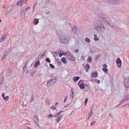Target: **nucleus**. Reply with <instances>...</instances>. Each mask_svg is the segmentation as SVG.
<instances>
[{"mask_svg":"<svg viewBox=\"0 0 129 129\" xmlns=\"http://www.w3.org/2000/svg\"><path fill=\"white\" fill-rule=\"evenodd\" d=\"M98 17L101 19L102 22L105 23L106 25L111 27H114L115 24L113 23L112 25L110 23V19L109 17L106 15L102 14H100L98 15Z\"/></svg>","mask_w":129,"mask_h":129,"instance_id":"obj_1","label":"nucleus"},{"mask_svg":"<svg viewBox=\"0 0 129 129\" xmlns=\"http://www.w3.org/2000/svg\"><path fill=\"white\" fill-rule=\"evenodd\" d=\"M59 37L60 42L64 44L68 42L71 38L70 36L64 33L60 34Z\"/></svg>","mask_w":129,"mask_h":129,"instance_id":"obj_2","label":"nucleus"},{"mask_svg":"<svg viewBox=\"0 0 129 129\" xmlns=\"http://www.w3.org/2000/svg\"><path fill=\"white\" fill-rule=\"evenodd\" d=\"M94 29L100 33H103L105 30L103 24L101 22L98 21L94 25Z\"/></svg>","mask_w":129,"mask_h":129,"instance_id":"obj_3","label":"nucleus"},{"mask_svg":"<svg viewBox=\"0 0 129 129\" xmlns=\"http://www.w3.org/2000/svg\"><path fill=\"white\" fill-rule=\"evenodd\" d=\"M56 81V79L55 77H53L47 82V85L48 86L53 85Z\"/></svg>","mask_w":129,"mask_h":129,"instance_id":"obj_4","label":"nucleus"},{"mask_svg":"<svg viewBox=\"0 0 129 129\" xmlns=\"http://www.w3.org/2000/svg\"><path fill=\"white\" fill-rule=\"evenodd\" d=\"M105 2L114 5H117L120 2V0H105Z\"/></svg>","mask_w":129,"mask_h":129,"instance_id":"obj_5","label":"nucleus"},{"mask_svg":"<svg viewBox=\"0 0 129 129\" xmlns=\"http://www.w3.org/2000/svg\"><path fill=\"white\" fill-rule=\"evenodd\" d=\"M124 84L126 87H127L129 86V76L124 78Z\"/></svg>","mask_w":129,"mask_h":129,"instance_id":"obj_6","label":"nucleus"},{"mask_svg":"<svg viewBox=\"0 0 129 129\" xmlns=\"http://www.w3.org/2000/svg\"><path fill=\"white\" fill-rule=\"evenodd\" d=\"M63 53V55H68V56L71 57V58H69V59L70 60H73L74 59V58L72 57V56L71 55L70 53L69 52H62Z\"/></svg>","mask_w":129,"mask_h":129,"instance_id":"obj_7","label":"nucleus"},{"mask_svg":"<svg viewBox=\"0 0 129 129\" xmlns=\"http://www.w3.org/2000/svg\"><path fill=\"white\" fill-rule=\"evenodd\" d=\"M116 63L117 64L118 67L120 68L121 67V61L119 57H118V58L117 59Z\"/></svg>","mask_w":129,"mask_h":129,"instance_id":"obj_8","label":"nucleus"},{"mask_svg":"<svg viewBox=\"0 0 129 129\" xmlns=\"http://www.w3.org/2000/svg\"><path fill=\"white\" fill-rule=\"evenodd\" d=\"M78 30L77 27L74 26L72 28L71 33L73 34L77 33V31Z\"/></svg>","mask_w":129,"mask_h":129,"instance_id":"obj_9","label":"nucleus"},{"mask_svg":"<svg viewBox=\"0 0 129 129\" xmlns=\"http://www.w3.org/2000/svg\"><path fill=\"white\" fill-rule=\"evenodd\" d=\"M98 76L97 72H93L92 73L91 77L92 78H96Z\"/></svg>","mask_w":129,"mask_h":129,"instance_id":"obj_10","label":"nucleus"},{"mask_svg":"<svg viewBox=\"0 0 129 129\" xmlns=\"http://www.w3.org/2000/svg\"><path fill=\"white\" fill-rule=\"evenodd\" d=\"M33 120L35 122L36 124L38 125V118L37 116H36L34 118Z\"/></svg>","mask_w":129,"mask_h":129,"instance_id":"obj_11","label":"nucleus"},{"mask_svg":"<svg viewBox=\"0 0 129 129\" xmlns=\"http://www.w3.org/2000/svg\"><path fill=\"white\" fill-rule=\"evenodd\" d=\"M20 13L21 16L22 17L24 16L25 15V12L24 10L23 9H21L20 10Z\"/></svg>","mask_w":129,"mask_h":129,"instance_id":"obj_12","label":"nucleus"},{"mask_svg":"<svg viewBox=\"0 0 129 129\" xmlns=\"http://www.w3.org/2000/svg\"><path fill=\"white\" fill-rule=\"evenodd\" d=\"M7 53L6 52H4L3 55L2 56V58H1L2 60H3L7 56Z\"/></svg>","mask_w":129,"mask_h":129,"instance_id":"obj_13","label":"nucleus"},{"mask_svg":"<svg viewBox=\"0 0 129 129\" xmlns=\"http://www.w3.org/2000/svg\"><path fill=\"white\" fill-rule=\"evenodd\" d=\"M89 89V85L85 84V85L84 90L85 91H87Z\"/></svg>","mask_w":129,"mask_h":129,"instance_id":"obj_14","label":"nucleus"},{"mask_svg":"<svg viewBox=\"0 0 129 129\" xmlns=\"http://www.w3.org/2000/svg\"><path fill=\"white\" fill-rule=\"evenodd\" d=\"M13 5H11L9 7H8V8L7 9V10L8 12H10L13 9Z\"/></svg>","mask_w":129,"mask_h":129,"instance_id":"obj_15","label":"nucleus"},{"mask_svg":"<svg viewBox=\"0 0 129 129\" xmlns=\"http://www.w3.org/2000/svg\"><path fill=\"white\" fill-rule=\"evenodd\" d=\"M38 23L39 19L37 18H35L34 20V22H33V24L34 25H37Z\"/></svg>","mask_w":129,"mask_h":129,"instance_id":"obj_16","label":"nucleus"},{"mask_svg":"<svg viewBox=\"0 0 129 129\" xmlns=\"http://www.w3.org/2000/svg\"><path fill=\"white\" fill-rule=\"evenodd\" d=\"M59 52L56 51H54L53 52L52 54L54 57H55L58 55V54L59 53Z\"/></svg>","mask_w":129,"mask_h":129,"instance_id":"obj_17","label":"nucleus"},{"mask_svg":"<svg viewBox=\"0 0 129 129\" xmlns=\"http://www.w3.org/2000/svg\"><path fill=\"white\" fill-rule=\"evenodd\" d=\"M79 79V76L74 77L73 78L74 81L75 82H76Z\"/></svg>","mask_w":129,"mask_h":129,"instance_id":"obj_18","label":"nucleus"},{"mask_svg":"<svg viewBox=\"0 0 129 129\" xmlns=\"http://www.w3.org/2000/svg\"><path fill=\"white\" fill-rule=\"evenodd\" d=\"M6 38V36L4 35H3L2 37L0 39V41L1 42H2L4 41Z\"/></svg>","mask_w":129,"mask_h":129,"instance_id":"obj_19","label":"nucleus"},{"mask_svg":"<svg viewBox=\"0 0 129 129\" xmlns=\"http://www.w3.org/2000/svg\"><path fill=\"white\" fill-rule=\"evenodd\" d=\"M23 5L21 1H20L19 2H18L17 4V5L18 6H21Z\"/></svg>","mask_w":129,"mask_h":129,"instance_id":"obj_20","label":"nucleus"},{"mask_svg":"<svg viewBox=\"0 0 129 129\" xmlns=\"http://www.w3.org/2000/svg\"><path fill=\"white\" fill-rule=\"evenodd\" d=\"M79 87L80 89H83L84 88H85V86L83 83L79 85Z\"/></svg>","mask_w":129,"mask_h":129,"instance_id":"obj_21","label":"nucleus"},{"mask_svg":"<svg viewBox=\"0 0 129 129\" xmlns=\"http://www.w3.org/2000/svg\"><path fill=\"white\" fill-rule=\"evenodd\" d=\"M129 100V95H128L125 96V99L124 100L122 101V102L124 101L127 100Z\"/></svg>","mask_w":129,"mask_h":129,"instance_id":"obj_22","label":"nucleus"},{"mask_svg":"<svg viewBox=\"0 0 129 129\" xmlns=\"http://www.w3.org/2000/svg\"><path fill=\"white\" fill-rule=\"evenodd\" d=\"M62 61L64 63H66L67 62L66 59L64 58L63 57L62 58Z\"/></svg>","mask_w":129,"mask_h":129,"instance_id":"obj_23","label":"nucleus"},{"mask_svg":"<svg viewBox=\"0 0 129 129\" xmlns=\"http://www.w3.org/2000/svg\"><path fill=\"white\" fill-rule=\"evenodd\" d=\"M39 61L38 62H35V64L34 66V67H37V66L39 65Z\"/></svg>","mask_w":129,"mask_h":129,"instance_id":"obj_24","label":"nucleus"},{"mask_svg":"<svg viewBox=\"0 0 129 129\" xmlns=\"http://www.w3.org/2000/svg\"><path fill=\"white\" fill-rule=\"evenodd\" d=\"M62 119V117L61 116H60L58 118L56 119V121L57 122H59Z\"/></svg>","mask_w":129,"mask_h":129,"instance_id":"obj_25","label":"nucleus"},{"mask_svg":"<svg viewBox=\"0 0 129 129\" xmlns=\"http://www.w3.org/2000/svg\"><path fill=\"white\" fill-rule=\"evenodd\" d=\"M85 41L87 43H89L90 42V40L88 38H86L85 39Z\"/></svg>","mask_w":129,"mask_h":129,"instance_id":"obj_26","label":"nucleus"},{"mask_svg":"<svg viewBox=\"0 0 129 129\" xmlns=\"http://www.w3.org/2000/svg\"><path fill=\"white\" fill-rule=\"evenodd\" d=\"M94 40L95 41H98L99 40V38H97V35L95 34H94Z\"/></svg>","mask_w":129,"mask_h":129,"instance_id":"obj_27","label":"nucleus"},{"mask_svg":"<svg viewBox=\"0 0 129 129\" xmlns=\"http://www.w3.org/2000/svg\"><path fill=\"white\" fill-rule=\"evenodd\" d=\"M102 69V70L104 72L106 73H108V70L107 68H103Z\"/></svg>","mask_w":129,"mask_h":129,"instance_id":"obj_28","label":"nucleus"},{"mask_svg":"<svg viewBox=\"0 0 129 129\" xmlns=\"http://www.w3.org/2000/svg\"><path fill=\"white\" fill-rule=\"evenodd\" d=\"M56 61L57 62L58 64H59V65L60 64H61V62H60V60L59 59H56Z\"/></svg>","mask_w":129,"mask_h":129,"instance_id":"obj_29","label":"nucleus"},{"mask_svg":"<svg viewBox=\"0 0 129 129\" xmlns=\"http://www.w3.org/2000/svg\"><path fill=\"white\" fill-rule=\"evenodd\" d=\"M85 68L86 69H89L90 68V66L88 64L86 65L85 66Z\"/></svg>","mask_w":129,"mask_h":129,"instance_id":"obj_30","label":"nucleus"},{"mask_svg":"<svg viewBox=\"0 0 129 129\" xmlns=\"http://www.w3.org/2000/svg\"><path fill=\"white\" fill-rule=\"evenodd\" d=\"M93 113V112L91 110L90 111V112H89V118H90V116H91V115Z\"/></svg>","mask_w":129,"mask_h":129,"instance_id":"obj_31","label":"nucleus"},{"mask_svg":"<svg viewBox=\"0 0 129 129\" xmlns=\"http://www.w3.org/2000/svg\"><path fill=\"white\" fill-rule=\"evenodd\" d=\"M27 63V62L25 63V64L24 65V66L23 68V70L24 71L25 70V69H26V64Z\"/></svg>","mask_w":129,"mask_h":129,"instance_id":"obj_32","label":"nucleus"},{"mask_svg":"<svg viewBox=\"0 0 129 129\" xmlns=\"http://www.w3.org/2000/svg\"><path fill=\"white\" fill-rule=\"evenodd\" d=\"M27 1V0H22L21 1L23 5H24V4H25Z\"/></svg>","mask_w":129,"mask_h":129,"instance_id":"obj_33","label":"nucleus"},{"mask_svg":"<svg viewBox=\"0 0 129 129\" xmlns=\"http://www.w3.org/2000/svg\"><path fill=\"white\" fill-rule=\"evenodd\" d=\"M9 99V97L8 96H7L5 97L3 99L5 100L6 101H7Z\"/></svg>","mask_w":129,"mask_h":129,"instance_id":"obj_34","label":"nucleus"},{"mask_svg":"<svg viewBox=\"0 0 129 129\" xmlns=\"http://www.w3.org/2000/svg\"><path fill=\"white\" fill-rule=\"evenodd\" d=\"M30 7H28L25 9L24 11L25 12H27L28 10H29L30 9Z\"/></svg>","mask_w":129,"mask_h":129,"instance_id":"obj_35","label":"nucleus"},{"mask_svg":"<svg viewBox=\"0 0 129 129\" xmlns=\"http://www.w3.org/2000/svg\"><path fill=\"white\" fill-rule=\"evenodd\" d=\"M88 61L90 62L92 61V58L91 57H89L88 58Z\"/></svg>","mask_w":129,"mask_h":129,"instance_id":"obj_36","label":"nucleus"},{"mask_svg":"<svg viewBox=\"0 0 129 129\" xmlns=\"http://www.w3.org/2000/svg\"><path fill=\"white\" fill-rule=\"evenodd\" d=\"M46 61L50 63V60L49 58H47L46 59Z\"/></svg>","mask_w":129,"mask_h":129,"instance_id":"obj_37","label":"nucleus"},{"mask_svg":"<svg viewBox=\"0 0 129 129\" xmlns=\"http://www.w3.org/2000/svg\"><path fill=\"white\" fill-rule=\"evenodd\" d=\"M49 65H50V67L52 68H53V69H54L55 68V67H54V66L52 64H51V63H50V64H49Z\"/></svg>","mask_w":129,"mask_h":129,"instance_id":"obj_38","label":"nucleus"},{"mask_svg":"<svg viewBox=\"0 0 129 129\" xmlns=\"http://www.w3.org/2000/svg\"><path fill=\"white\" fill-rule=\"evenodd\" d=\"M45 102L48 103V104H49L50 103V101L48 99H46L45 101Z\"/></svg>","mask_w":129,"mask_h":129,"instance_id":"obj_39","label":"nucleus"},{"mask_svg":"<svg viewBox=\"0 0 129 129\" xmlns=\"http://www.w3.org/2000/svg\"><path fill=\"white\" fill-rule=\"evenodd\" d=\"M48 117L50 118H52L54 117V116L53 115H52L51 114L48 115Z\"/></svg>","mask_w":129,"mask_h":129,"instance_id":"obj_40","label":"nucleus"},{"mask_svg":"<svg viewBox=\"0 0 129 129\" xmlns=\"http://www.w3.org/2000/svg\"><path fill=\"white\" fill-rule=\"evenodd\" d=\"M88 100V99L87 98H86L85 99L84 102V104L85 105H86L87 104V102Z\"/></svg>","mask_w":129,"mask_h":129,"instance_id":"obj_41","label":"nucleus"},{"mask_svg":"<svg viewBox=\"0 0 129 129\" xmlns=\"http://www.w3.org/2000/svg\"><path fill=\"white\" fill-rule=\"evenodd\" d=\"M129 106V104H127L126 105H124L123 106V107H128Z\"/></svg>","mask_w":129,"mask_h":129,"instance_id":"obj_42","label":"nucleus"},{"mask_svg":"<svg viewBox=\"0 0 129 129\" xmlns=\"http://www.w3.org/2000/svg\"><path fill=\"white\" fill-rule=\"evenodd\" d=\"M67 96H65L64 98V102H65L67 100Z\"/></svg>","mask_w":129,"mask_h":129,"instance_id":"obj_43","label":"nucleus"},{"mask_svg":"<svg viewBox=\"0 0 129 129\" xmlns=\"http://www.w3.org/2000/svg\"><path fill=\"white\" fill-rule=\"evenodd\" d=\"M51 109L53 110H55L56 108L54 106H53L51 107Z\"/></svg>","mask_w":129,"mask_h":129,"instance_id":"obj_44","label":"nucleus"},{"mask_svg":"<svg viewBox=\"0 0 129 129\" xmlns=\"http://www.w3.org/2000/svg\"><path fill=\"white\" fill-rule=\"evenodd\" d=\"M95 123V121H93L91 123V125H94Z\"/></svg>","mask_w":129,"mask_h":129,"instance_id":"obj_45","label":"nucleus"},{"mask_svg":"<svg viewBox=\"0 0 129 129\" xmlns=\"http://www.w3.org/2000/svg\"><path fill=\"white\" fill-rule=\"evenodd\" d=\"M63 54L62 52L60 53L59 54V56L60 57L62 56V55H63Z\"/></svg>","mask_w":129,"mask_h":129,"instance_id":"obj_46","label":"nucleus"},{"mask_svg":"<svg viewBox=\"0 0 129 129\" xmlns=\"http://www.w3.org/2000/svg\"><path fill=\"white\" fill-rule=\"evenodd\" d=\"M71 93L72 94L71 95V97H72V98H73L74 97V95L72 91V92H71Z\"/></svg>","mask_w":129,"mask_h":129,"instance_id":"obj_47","label":"nucleus"},{"mask_svg":"<svg viewBox=\"0 0 129 129\" xmlns=\"http://www.w3.org/2000/svg\"><path fill=\"white\" fill-rule=\"evenodd\" d=\"M103 67H104L105 68H107V66L106 64H104L103 65Z\"/></svg>","mask_w":129,"mask_h":129,"instance_id":"obj_48","label":"nucleus"},{"mask_svg":"<svg viewBox=\"0 0 129 129\" xmlns=\"http://www.w3.org/2000/svg\"><path fill=\"white\" fill-rule=\"evenodd\" d=\"M37 2H36V3L35 4H34V7H33V9H34L35 8L36 6L37 5Z\"/></svg>","mask_w":129,"mask_h":129,"instance_id":"obj_49","label":"nucleus"},{"mask_svg":"<svg viewBox=\"0 0 129 129\" xmlns=\"http://www.w3.org/2000/svg\"><path fill=\"white\" fill-rule=\"evenodd\" d=\"M63 112V111H60L58 113H57L58 114V115H60V113H61L62 112Z\"/></svg>","mask_w":129,"mask_h":129,"instance_id":"obj_50","label":"nucleus"},{"mask_svg":"<svg viewBox=\"0 0 129 129\" xmlns=\"http://www.w3.org/2000/svg\"><path fill=\"white\" fill-rule=\"evenodd\" d=\"M78 51H79V50H78V49H76L74 51V52H75V53H77V52H78Z\"/></svg>","mask_w":129,"mask_h":129,"instance_id":"obj_51","label":"nucleus"},{"mask_svg":"<svg viewBox=\"0 0 129 129\" xmlns=\"http://www.w3.org/2000/svg\"><path fill=\"white\" fill-rule=\"evenodd\" d=\"M59 115H58V114H57H57L55 115V117H58L59 116Z\"/></svg>","mask_w":129,"mask_h":129,"instance_id":"obj_52","label":"nucleus"},{"mask_svg":"<svg viewBox=\"0 0 129 129\" xmlns=\"http://www.w3.org/2000/svg\"><path fill=\"white\" fill-rule=\"evenodd\" d=\"M41 57H42V56H41V55H39L37 59H39V58H40Z\"/></svg>","mask_w":129,"mask_h":129,"instance_id":"obj_53","label":"nucleus"},{"mask_svg":"<svg viewBox=\"0 0 129 129\" xmlns=\"http://www.w3.org/2000/svg\"><path fill=\"white\" fill-rule=\"evenodd\" d=\"M94 105H92L91 107V110H93L94 108Z\"/></svg>","mask_w":129,"mask_h":129,"instance_id":"obj_54","label":"nucleus"},{"mask_svg":"<svg viewBox=\"0 0 129 129\" xmlns=\"http://www.w3.org/2000/svg\"><path fill=\"white\" fill-rule=\"evenodd\" d=\"M2 97H3V99H4V98L5 97V95L4 94H3L2 95Z\"/></svg>","mask_w":129,"mask_h":129,"instance_id":"obj_55","label":"nucleus"},{"mask_svg":"<svg viewBox=\"0 0 129 129\" xmlns=\"http://www.w3.org/2000/svg\"><path fill=\"white\" fill-rule=\"evenodd\" d=\"M35 72H34L31 74V76H33L34 75Z\"/></svg>","mask_w":129,"mask_h":129,"instance_id":"obj_56","label":"nucleus"},{"mask_svg":"<svg viewBox=\"0 0 129 129\" xmlns=\"http://www.w3.org/2000/svg\"><path fill=\"white\" fill-rule=\"evenodd\" d=\"M100 55H98L96 56V58H97L99 57H100Z\"/></svg>","mask_w":129,"mask_h":129,"instance_id":"obj_57","label":"nucleus"},{"mask_svg":"<svg viewBox=\"0 0 129 129\" xmlns=\"http://www.w3.org/2000/svg\"><path fill=\"white\" fill-rule=\"evenodd\" d=\"M97 82L98 84L100 82V81L98 80H97Z\"/></svg>","mask_w":129,"mask_h":129,"instance_id":"obj_58","label":"nucleus"},{"mask_svg":"<svg viewBox=\"0 0 129 129\" xmlns=\"http://www.w3.org/2000/svg\"><path fill=\"white\" fill-rule=\"evenodd\" d=\"M45 55V53H43L42 54L41 56H42V57H43Z\"/></svg>","mask_w":129,"mask_h":129,"instance_id":"obj_59","label":"nucleus"},{"mask_svg":"<svg viewBox=\"0 0 129 129\" xmlns=\"http://www.w3.org/2000/svg\"><path fill=\"white\" fill-rule=\"evenodd\" d=\"M45 55V53H43L42 54L41 56H42V57H43Z\"/></svg>","mask_w":129,"mask_h":129,"instance_id":"obj_60","label":"nucleus"},{"mask_svg":"<svg viewBox=\"0 0 129 129\" xmlns=\"http://www.w3.org/2000/svg\"><path fill=\"white\" fill-rule=\"evenodd\" d=\"M127 24L128 25H129V20H128L126 22Z\"/></svg>","mask_w":129,"mask_h":129,"instance_id":"obj_61","label":"nucleus"},{"mask_svg":"<svg viewBox=\"0 0 129 129\" xmlns=\"http://www.w3.org/2000/svg\"><path fill=\"white\" fill-rule=\"evenodd\" d=\"M69 105V104H68L67 105H66L65 106H64V107H67Z\"/></svg>","mask_w":129,"mask_h":129,"instance_id":"obj_62","label":"nucleus"},{"mask_svg":"<svg viewBox=\"0 0 129 129\" xmlns=\"http://www.w3.org/2000/svg\"><path fill=\"white\" fill-rule=\"evenodd\" d=\"M109 116L110 117H111L112 116V114L111 113H109Z\"/></svg>","mask_w":129,"mask_h":129,"instance_id":"obj_63","label":"nucleus"},{"mask_svg":"<svg viewBox=\"0 0 129 129\" xmlns=\"http://www.w3.org/2000/svg\"><path fill=\"white\" fill-rule=\"evenodd\" d=\"M27 129H31L30 127H27Z\"/></svg>","mask_w":129,"mask_h":129,"instance_id":"obj_64","label":"nucleus"}]
</instances>
